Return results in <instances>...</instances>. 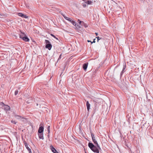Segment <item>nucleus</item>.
Segmentation results:
<instances>
[{"label":"nucleus","instance_id":"obj_1","mask_svg":"<svg viewBox=\"0 0 153 153\" xmlns=\"http://www.w3.org/2000/svg\"><path fill=\"white\" fill-rule=\"evenodd\" d=\"M88 146L90 149L94 152L96 153H99V149L97 146V145L94 146L92 143H89Z\"/></svg>","mask_w":153,"mask_h":153},{"label":"nucleus","instance_id":"obj_2","mask_svg":"<svg viewBox=\"0 0 153 153\" xmlns=\"http://www.w3.org/2000/svg\"><path fill=\"white\" fill-rule=\"evenodd\" d=\"M45 43H46L45 48L49 50H51L52 47V45L51 44L50 41L48 40H45Z\"/></svg>","mask_w":153,"mask_h":153},{"label":"nucleus","instance_id":"obj_3","mask_svg":"<svg viewBox=\"0 0 153 153\" xmlns=\"http://www.w3.org/2000/svg\"><path fill=\"white\" fill-rule=\"evenodd\" d=\"M59 13L61 14L64 17V18L66 20H68V21H69V22H71V21L72 19L66 16L65 15L63 14L62 13L61 11L59 12Z\"/></svg>","mask_w":153,"mask_h":153},{"label":"nucleus","instance_id":"obj_4","mask_svg":"<svg viewBox=\"0 0 153 153\" xmlns=\"http://www.w3.org/2000/svg\"><path fill=\"white\" fill-rule=\"evenodd\" d=\"M92 140L93 142L94 143V144L96 145H97V146L100 149H101V148L100 147L99 145L98 144L95 138H93L92 139Z\"/></svg>","mask_w":153,"mask_h":153},{"label":"nucleus","instance_id":"obj_5","mask_svg":"<svg viewBox=\"0 0 153 153\" xmlns=\"http://www.w3.org/2000/svg\"><path fill=\"white\" fill-rule=\"evenodd\" d=\"M18 15L19 16L23 18H27L28 17L26 16V15L24 14L21 13H18Z\"/></svg>","mask_w":153,"mask_h":153},{"label":"nucleus","instance_id":"obj_6","mask_svg":"<svg viewBox=\"0 0 153 153\" xmlns=\"http://www.w3.org/2000/svg\"><path fill=\"white\" fill-rule=\"evenodd\" d=\"M44 128L42 126L40 127L38 131V133H42L43 131Z\"/></svg>","mask_w":153,"mask_h":153},{"label":"nucleus","instance_id":"obj_7","mask_svg":"<svg viewBox=\"0 0 153 153\" xmlns=\"http://www.w3.org/2000/svg\"><path fill=\"white\" fill-rule=\"evenodd\" d=\"M52 152L54 153H58V152L53 147V146H50Z\"/></svg>","mask_w":153,"mask_h":153},{"label":"nucleus","instance_id":"obj_8","mask_svg":"<svg viewBox=\"0 0 153 153\" xmlns=\"http://www.w3.org/2000/svg\"><path fill=\"white\" fill-rule=\"evenodd\" d=\"M3 108L6 110H8L10 109V107L9 106L5 105H4Z\"/></svg>","mask_w":153,"mask_h":153},{"label":"nucleus","instance_id":"obj_9","mask_svg":"<svg viewBox=\"0 0 153 153\" xmlns=\"http://www.w3.org/2000/svg\"><path fill=\"white\" fill-rule=\"evenodd\" d=\"M15 117L16 119H17L19 120H22V119H25L24 117H22L19 115H16L15 116Z\"/></svg>","mask_w":153,"mask_h":153},{"label":"nucleus","instance_id":"obj_10","mask_svg":"<svg viewBox=\"0 0 153 153\" xmlns=\"http://www.w3.org/2000/svg\"><path fill=\"white\" fill-rule=\"evenodd\" d=\"M86 106L87 107V109L88 111H89L90 109V104L89 103V102L88 101H87L86 102Z\"/></svg>","mask_w":153,"mask_h":153},{"label":"nucleus","instance_id":"obj_11","mask_svg":"<svg viewBox=\"0 0 153 153\" xmlns=\"http://www.w3.org/2000/svg\"><path fill=\"white\" fill-rule=\"evenodd\" d=\"M88 65V63H85L83 64V68L84 70L87 69Z\"/></svg>","mask_w":153,"mask_h":153},{"label":"nucleus","instance_id":"obj_12","mask_svg":"<svg viewBox=\"0 0 153 153\" xmlns=\"http://www.w3.org/2000/svg\"><path fill=\"white\" fill-rule=\"evenodd\" d=\"M39 137L40 139L43 140L44 139L43 134L42 133H38Z\"/></svg>","mask_w":153,"mask_h":153},{"label":"nucleus","instance_id":"obj_13","mask_svg":"<svg viewBox=\"0 0 153 153\" xmlns=\"http://www.w3.org/2000/svg\"><path fill=\"white\" fill-rule=\"evenodd\" d=\"M70 22H71L73 25L75 26L76 27H78V25H76V22L72 20H71Z\"/></svg>","mask_w":153,"mask_h":153},{"label":"nucleus","instance_id":"obj_14","mask_svg":"<svg viewBox=\"0 0 153 153\" xmlns=\"http://www.w3.org/2000/svg\"><path fill=\"white\" fill-rule=\"evenodd\" d=\"M22 39L25 42H28L29 40V39L26 36L22 37Z\"/></svg>","mask_w":153,"mask_h":153},{"label":"nucleus","instance_id":"obj_15","mask_svg":"<svg viewBox=\"0 0 153 153\" xmlns=\"http://www.w3.org/2000/svg\"><path fill=\"white\" fill-rule=\"evenodd\" d=\"M85 2L88 5H91L93 3V2L90 0H88Z\"/></svg>","mask_w":153,"mask_h":153},{"label":"nucleus","instance_id":"obj_16","mask_svg":"<svg viewBox=\"0 0 153 153\" xmlns=\"http://www.w3.org/2000/svg\"><path fill=\"white\" fill-rule=\"evenodd\" d=\"M126 65H124L123 66V67L122 71H121V73H120V76H122V75L123 74V73L124 72V70L126 68Z\"/></svg>","mask_w":153,"mask_h":153},{"label":"nucleus","instance_id":"obj_17","mask_svg":"<svg viewBox=\"0 0 153 153\" xmlns=\"http://www.w3.org/2000/svg\"><path fill=\"white\" fill-rule=\"evenodd\" d=\"M25 147H26V148L28 150H29L30 149V148L28 147V145H27V144L26 143H25Z\"/></svg>","mask_w":153,"mask_h":153},{"label":"nucleus","instance_id":"obj_18","mask_svg":"<svg viewBox=\"0 0 153 153\" xmlns=\"http://www.w3.org/2000/svg\"><path fill=\"white\" fill-rule=\"evenodd\" d=\"M24 33H21V34L20 35V38L22 39V37H24Z\"/></svg>","mask_w":153,"mask_h":153},{"label":"nucleus","instance_id":"obj_19","mask_svg":"<svg viewBox=\"0 0 153 153\" xmlns=\"http://www.w3.org/2000/svg\"><path fill=\"white\" fill-rule=\"evenodd\" d=\"M86 2H85V3H82V6L83 7H86Z\"/></svg>","mask_w":153,"mask_h":153},{"label":"nucleus","instance_id":"obj_20","mask_svg":"<svg viewBox=\"0 0 153 153\" xmlns=\"http://www.w3.org/2000/svg\"><path fill=\"white\" fill-rule=\"evenodd\" d=\"M51 36H52V37H53L54 38H55L57 40H58V39L56 38L54 35L53 34H51Z\"/></svg>","mask_w":153,"mask_h":153},{"label":"nucleus","instance_id":"obj_21","mask_svg":"<svg viewBox=\"0 0 153 153\" xmlns=\"http://www.w3.org/2000/svg\"><path fill=\"white\" fill-rule=\"evenodd\" d=\"M91 136L92 139L93 138H94L95 137H94V134H93L91 132Z\"/></svg>","mask_w":153,"mask_h":153},{"label":"nucleus","instance_id":"obj_22","mask_svg":"<svg viewBox=\"0 0 153 153\" xmlns=\"http://www.w3.org/2000/svg\"><path fill=\"white\" fill-rule=\"evenodd\" d=\"M19 92L18 90H16L15 92V95H16Z\"/></svg>","mask_w":153,"mask_h":153},{"label":"nucleus","instance_id":"obj_23","mask_svg":"<svg viewBox=\"0 0 153 153\" xmlns=\"http://www.w3.org/2000/svg\"><path fill=\"white\" fill-rule=\"evenodd\" d=\"M11 122L15 124H16V122L14 120H12L11 121Z\"/></svg>","mask_w":153,"mask_h":153},{"label":"nucleus","instance_id":"obj_24","mask_svg":"<svg viewBox=\"0 0 153 153\" xmlns=\"http://www.w3.org/2000/svg\"><path fill=\"white\" fill-rule=\"evenodd\" d=\"M78 21H79V24H81L82 22H83V23H84V22H83L80 21L79 19H78Z\"/></svg>","mask_w":153,"mask_h":153},{"label":"nucleus","instance_id":"obj_25","mask_svg":"<svg viewBox=\"0 0 153 153\" xmlns=\"http://www.w3.org/2000/svg\"><path fill=\"white\" fill-rule=\"evenodd\" d=\"M0 105H2L3 107L4 105H5L3 102H1V103Z\"/></svg>","mask_w":153,"mask_h":153},{"label":"nucleus","instance_id":"obj_26","mask_svg":"<svg viewBox=\"0 0 153 153\" xmlns=\"http://www.w3.org/2000/svg\"><path fill=\"white\" fill-rule=\"evenodd\" d=\"M96 38L97 39L98 41L100 39V37H96Z\"/></svg>","mask_w":153,"mask_h":153},{"label":"nucleus","instance_id":"obj_27","mask_svg":"<svg viewBox=\"0 0 153 153\" xmlns=\"http://www.w3.org/2000/svg\"><path fill=\"white\" fill-rule=\"evenodd\" d=\"M84 25L85 27H88V25H87L85 24H84Z\"/></svg>","mask_w":153,"mask_h":153},{"label":"nucleus","instance_id":"obj_28","mask_svg":"<svg viewBox=\"0 0 153 153\" xmlns=\"http://www.w3.org/2000/svg\"><path fill=\"white\" fill-rule=\"evenodd\" d=\"M95 39H94V41H93V42H91V44H92V43H95Z\"/></svg>","mask_w":153,"mask_h":153},{"label":"nucleus","instance_id":"obj_29","mask_svg":"<svg viewBox=\"0 0 153 153\" xmlns=\"http://www.w3.org/2000/svg\"><path fill=\"white\" fill-rule=\"evenodd\" d=\"M50 126H48L47 128V129L48 130H50Z\"/></svg>","mask_w":153,"mask_h":153},{"label":"nucleus","instance_id":"obj_30","mask_svg":"<svg viewBox=\"0 0 153 153\" xmlns=\"http://www.w3.org/2000/svg\"><path fill=\"white\" fill-rule=\"evenodd\" d=\"M28 151H29V153H32L31 149L28 150Z\"/></svg>","mask_w":153,"mask_h":153},{"label":"nucleus","instance_id":"obj_31","mask_svg":"<svg viewBox=\"0 0 153 153\" xmlns=\"http://www.w3.org/2000/svg\"><path fill=\"white\" fill-rule=\"evenodd\" d=\"M61 55H60V56H59V58H58V59H60V58H61Z\"/></svg>","mask_w":153,"mask_h":153},{"label":"nucleus","instance_id":"obj_32","mask_svg":"<svg viewBox=\"0 0 153 153\" xmlns=\"http://www.w3.org/2000/svg\"><path fill=\"white\" fill-rule=\"evenodd\" d=\"M48 130V133H50V130Z\"/></svg>","mask_w":153,"mask_h":153},{"label":"nucleus","instance_id":"obj_33","mask_svg":"<svg viewBox=\"0 0 153 153\" xmlns=\"http://www.w3.org/2000/svg\"><path fill=\"white\" fill-rule=\"evenodd\" d=\"M87 41L88 42H91V41H90V40H88Z\"/></svg>","mask_w":153,"mask_h":153},{"label":"nucleus","instance_id":"obj_34","mask_svg":"<svg viewBox=\"0 0 153 153\" xmlns=\"http://www.w3.org/2000/svg\"><path fill=\"white\" fill-rule=\"evenodd\" d=\"M0 15H1V16H2V15H3V14H2V13H0Z\"/></svg>","mask_w":153,"mask_h":153},{"label":"nucleus","instance_id":"obj_35","mask_svg":"<svg viewBox=\"0 0 153 153\" xmlns=\"http://www.w3.org/2000/svg\"><path fill=\"white\" fill-rule=\"evenodd\" d=\"M95 34H96V36H97V35H98L97 33H95Z\"/></svg>","mask_w":153,"mask_h":153},{"label":"nucleus","instance_id":"obj_36","mask_svg":"<svg viewBox=\"0 0 153 153\" xmlns=\"http://www.w3.org/2000/svg\"><path fill=\"white\" fill-rule=\"evenodd\" d=\"M83 1H85L86 0H82Z\"/></svg>","mask_w":153,"mask_h":153},{"label":"nucleus","instance_id":"obj_37","mask_svg":"<svg viewBox=\"0 0 153 153\" xmlns=\"http://www.w3.org/2000/svg\"><path fill=\"white\" fill-rule=\"evenodd\" d=\"M22 121H24V119H22L21 120Z\"/></svg>","mask_w":153,"mask_h":153},{"label":"nucleus","instance_id":"obj_38","mask_svg":"<svg viewBox=\"0 0 153 153\" xmlns=\"http://www.w3.org/2000/svg\"><path fill=\"white\" fill-rule=\"evenodd\" d=\"M36 105L37 106L38 105V104L37 103Z\"/></svg>","mask_w":153,"mask_h":153},{"label":"nucleus","instance_id":"obj_39","mask_svg":"<svg viewBox=\"0 0 153 153\" xmlns=\"http://www.w3.org/2000/svg\"><path fill=\"white\" fill-rule=\"evenodd\" d=\"M94 2H96V1H94Z\"/></svg>","mask_w":153,"mask_h":153}]
</instances>
